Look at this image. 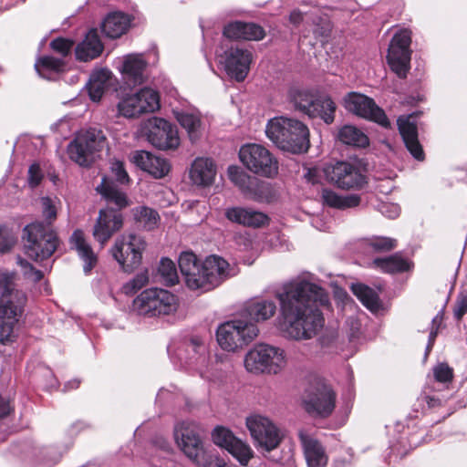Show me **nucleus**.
Returning <instances> with one entry per match:
<instances>
[{"label":"nucleus","mask_w":467,"mask_h":467,"mask_svg":"<svg viewBox=\"0 0 467 467\" xmlns=\"http://www.w3.org/2000/svg\"><path fill=\"white\" fill-rule=\"evenodd\" d=\"M275 297L280 306L279 327L288 337L308 340L324 327L321 307H327L330 301L323 287L307 281L289 283Z\"/></svg>","instance_id":"obj_1"},{"label":"nucleus","mask_w":467,"mask_h":467,"mask_svg":"<svg viewBox=\"0 0 467 467\" xmlns=\"http://www.w3.org/2000/svg\"><path fill=\"white\" fill-rule=\"evenodd\" d=\"M178 265L186 286L202 293L213 290L230 277L229 263L216 254L202 262L193 252H182Z\"/></svg>","instance_id":"obj_2"},{"label":"nucleus","mask_w":467,"mask_h":467,"mask_svg":"<svg viewBox=\"0 0 467 467\" xmlns=\"http://www.w3.org/2000/svg\"><path fill=\"white\" fill-rule=\"evenodd\" d=\"M16 275H0V344L7 345L16 340L14 327L18 322L27 301L26 293L17 288Z\"/></svg>","instance_id":"obj_3"},{"label":"nucleus","mask_w":467,"mask_h":467,"mask_svg":"<svg viewBox=\"0 0 467 467\" xmlns=\"http://www.w3.org/2000/svg\"><path fill=\"white\" fill-rule=\"evenodd\" d=\"M267 138L280 150L302 154L310 148V132L302 121L287 117L271 119L265 129Z\"/></svg>","instance_id":"obj_4"},{"label":"nucleus","mask_w":467,"mask_h":467,"mask_svg":"<svg viewBox=\"0 0 467 467\" xmlns=\"http://www.w3.org/2000/svg\"><path fill=\"white\" fill-rule=\"evenodd\" d=\"M22 243L24 254L36 263L49 259L62 244L57 231L39 221L23 228Z\"/></svg>","instance_id":"obj_5"},{"label":"nucleus","mask_w":467,"mask_h":467,"mask_svg":"<svg viewBox=\"0 0 467 467\" xmlns=\"http://www.w3.org/2000/svg\"><path fill=\"white\" fill-rule=\"evenodd\" d=\"M290 102L310 119H320L330 125L335 120L337 105L330 96L310 89L294 88L289 92Z\"/></svg>","instance_id":"obj_6"},{"label":"nucleus","mask_w":467,"mask_h":467,"mask_svg":"<svg viewBox=\"0 0 467 467\" xmlns=\"http://www.w3.org/2000/svg\"><path fill=\"white\" fill-rule=\"evenodd\" d=\"M337 392L326 379L317 378L305 390L303 407L314 418L327 419L337 404Z\"/></svg>","instance_id":"obj_7"},{"label":"nucleus","mask_w":467,"mask_h":467,"mask_svg":"<svg viewBox=\"0 0 467 467\" xmlns=\"http://www.w3.org/2000/svg\"><path fill=\"white\" fill-rule=\"evenodd\" d=\"M178 305V297L171 292L152 287L143 290L134 298L132 310L139 316L154 317L174 313Z\"/></svg>","instance_id":"obj_8"},{"label":"nucleus","mask_w":467,"mask_h":467,"mask_svg":"<svg viewBox=\"0 0 467 467\" xmlns=\"http://www.w3.org/2000/svg\"><path fill=\"white\" fill-rule=\"evenodd\" d=\"M106 136L101 130L90 128L78 133L67 146L69 158L83 167L90 166L106 144Z\"/></svg>","instance_id":"obj_9"},{"label":"nucleus","mask_w":467,"mask_h":467,"mask_svg":"<svg viewBox=\"0 0 467 467\" xmlns=\"http://www.w3.org/2000/svg\"><path fill=\"white\" fill-rule=\"evenodd\" d=\"M145 240L134 234L121 235L110 248L112 257L125 273H133L141 264L142 254L146 249Z\"/></svg>","instance_id":"obj_10"},{"label":"nucleus","mask_w":467,"mask_h":467,"mask_svg":"<svg viewBox=\"0 0 467 467\" xmlns=\"http://www.w3.org/2000/svg\"><path fill=\"white\" fill-rule=\"evenodd\" d=\"M259 333L257 326L243 320H233L221 325L216 332L220 347L234 351L254 340Z\"/></svg>","instance_id":"obj_11"},{"label":"nucleus","mask_w":467,"mask_h":467,"mask_svg":"<svg viewBox=\"0 0 467 467\" xmlns=\"http://www.w3.org/2000/svg\"><path fill=\"white\" fill-rule=\"evenodd\" d=\"M359 163L337 161L324 168L326 179L342 190H360L368 181Z\"/></svg>","instance_id":"obj_12"},{"label":"nucleus","mask_w":467,"mask_h":467,"mask_svg":"<svg viewBox=\"0 0 467 467\" xmlns=\"http://www.w3.org/2000/svg\"><path fill=\"white\" fill-rule=\"evenodd\" d=\"M285 365L284 350L269 345L261 344L250 350L244 358L248 371L258 373H278Z\"/></svg>","instance_id":"obj_13"},{"label":"nucleus","mask_w":467,"mask_h":467,"mask_svg":"<svg viewBox=\"0 0 467 467\" xmlns=\"http://www.w3.org/2000/svg\"><path fill=\"white\" fill-rule=\"evenodd\" d=\"M239 158L249 171L257 175L272 178L278 172L277 160L262 145L253 143L242 146Z\"/></svg>","instance_id":"obj_14"},{"label":"nucleus","mask_w":467,"mask_h":467,"mask_svg":"<svg viewBox=\"0 0 467 467\" xmlns=\"http://www.w3.org/2000/svg\"><path fill=\"white\" fill-rule=\"evenodd\" d=\"M410 32L404 29L393 36L388 49V64L400 78H406L410 68Z\"/></svg>","instance_id":"obj_15"},{"label":"nucleus","mask_w":467,"mask_h":467,"mask_svg":"<svg viewBox=\"0 0 467 467\" xmlns=\"http://www.w3.org/2000/svg\"><path fill=\"white\" fill-rule=\"evenodd\" d=\"M159 93L151 88H144L139 92L128 95L118 103L120 116L133 119L143 113L154 112L160 109Z\"/></svg>","instance_id":"obj_16"},{"label":"nucleus","mask_w":467,"mask_h":467,"mask_svg":"<svg viewBox=\"0 0 467 467\" xmlns=\"http://www.w3.org/2000/svg\"><path fill=\"white\" fill-rule=\"evenodd\" d=\"M344 101L348 111L373 121L386 130L392 129L385 111L375 103L373 99L360 93L350 92Z\"/></svg>","instance_id":"obj_17"},{"label":"nucleus","mask_w":467,"mask_h":467,"mask_svg":"<svg viewBox=\"0 0 467 467\" xmlns=\"http://www.w3.org/2000/svg\"><path fill=\"white\" fill-rule=\"evenodd\" d=\"M174 436L183 453L196 465L202 466L211 457L206 453L202 441L192 424L182 422L176 426Z\"/></svg>","instance_id":"obj_18"},{"label":"nucleus","mask_w":467,"mask_h":467,"mask_svg":"<svg viewBox=\"0 0 467 467\" xmlns=\"http://www.w3.org/2000/svg\"><path fill=\"white\" fill-rule=\"evenodd\" d=\"M246 426L256 446L264 451H274L283 440L279 429L266 417L260 415L248 417Z\"/></svg>","instance_id":"obj_19"},{"label":"nucleus","mask_w":467,"mask_h":467,"mask_svg":"<svg viewBox=\"0 0 467 467\" xmlns=\"http://www.w3.org/2000/svg\"><path fill=\"white\" fill-rule=\"evenodd\" d=\"M422 115V111H414L400 115L397 119L399 134L406 150L418 161L426 158L423 147L419 140V129L415 119Z\"/></svg>","instance_id":"obj_20"},{"label":"nucleus","mask_w":467,"mask_h":467,"mask_svg":"<svg viewBox=\"0 0 467 467\" xmlns=\"http://www.w3.org/2000/svg\"><path fill=\"white\" fill-rule=\"evenodd\" d=\"M123 224V213L113 210L112 206H106L99 211L92 230L93 238L104 248L113 235L122 229Z\"/></svg>","instance_id":"obj_21"},{"label":"nucleus","mask_w":467,"mask_h":467,"mask_svg":"<svg viewBox=\"0 0 467 467\" xmlns=\"http://www.w3.org/2000/svg\"><path fill=\"white\" fill-rule=\"evenodd\" d=\"M148 140L162 150H175L180 145V137L175 126L168 120L154 117L148 122Z\"/></svg>","instance_id":"obj_22"},{"label":"nucleus","mask_w":467,"mask_h":467,"mask_svg":"<svg viewBox=\"0 0 467 467\" xmlns=\"http://www.w3.org/2000/svg\"><path fill=\"white\" fill-rule=\"evenodd\" d=\"M213 441L219 447L225 449L234 457L241 465L246 466L254 457L250 446L236 438L227 428L217 426L212 433Z\"/></svg>","instance_id":"obj_23"},{"label":"nucleus","mask_w":467,"mask_h":467,"mask_svg":"<svg viewBox=\"0 0 467 467\" xmlns=\"http://www.w3.org/2000/svg\"><path fill=\"white\" fill-rule=\"evenodd\" d=\"M253 55L248 49L231 47L225 51V71L237 82L244 81L249 71Z\"/></svg>","instance_id":"obj_24"},{"label":"nucleus","mask_w":467,"mask_h":467,"mask_svg":"<svg viewBox=\"0 0 467 467\" xmlns=\"http://www.w3.org/2000/svg\"><path fill=\"white\" fill-rule=\"evenodd\" d=\"M224 216L231 223L251 228H261L270 221L265 213L240 206L227 208Z\"/></svg>","instance_id":"obj_25"},{"label":"nucleus","mask_w":467,"mask_h":467,"mask_svg":"<svg viewBox=\"0 0 467 467\" xmlns=\"http://www.w3.org/2000/svg\"><path fill=\"white\" fill-rule=\"evenodd\" d=\"M223 35L231 40L259 41L265 36V31L253 22L234 21L224 26Z\"/></svg>","instance_id":"obj_26"},{"label":"nucleus","mask_w":467,"mask_h":467,"mask_svg":"<svg viewBox=\"0 0 467 467\" xmlns=\"http://www.w3.org/2000/svg\"><path fill=\"white\" fill-rule=\"evenodd\" d=\"M132 161L140 170L147 171L156 179L167 176L171 171V165L167 160L157 157L146 150L134 151Z\"/></svg>","instance_id":"obj_27"},{"label":"nucleus","mask_w":467,"mask_h":467,"mask_svg":"<svg viewBox=\"0 0 467 467\" xmlns=\"http://www.w3.org/2000/svg\"><path fill=\"white\" fill-rule=\"evenodd\" d=\"M297 436L302 445L307 466L325 467L327 463V456L322 444L304 430H300Z\"/></svg>","instance_id":"obj_28"},{"label":"nucleus","mask_w":467,"mask_h":467,"mask_svg":"<svg viewBox=\"0 0 467 467\" xmlns=\"http://www.w3.org/2000/svg\"><path fill=\"white\" fill-rule=\"evenodd\" d=\"M147 66L148 63L141 55H128L125 57L121 67V74L125 83L130 87L144 83V72Z\"/></svg>","instance_id":"obj_29"},{"label":"nucleus","mask_w":467,"mask_h":467,"mask_svg":"<svg viewBox=\"0 0 467 467\" xmlns=\"http://www.w3.org/2000/svg\"><path fill=\"white\" fill-rule=\"evenodd\" d=\"M74 50L76 59L80 62H88L98 58L104 50V45L97 29H90Z\"/></svg>","instance_id":"obj_30"},{"label":"nucleus","mask_w":467,"mask_h":467,"mask_svg":"<svg viewBox=\"0 0 467 467\" xmlns=\"http://www.w3.org/2000/svg\"><path fill=\"white\" fill-rule=\"evenodd\" d=\"M276 309L275 301L265 298H255L245 304L243 315L249 319V323H260L272 318L275 315Z\"/></svg>","instance_id":"obj_31"},{"label":"nucleus","mask_w":467,"mask_h":467,"mask_svg":"<svg viewBox=\"0 0 467 467\" xmlns=\"http://www.w3.org/2000/svg\"><path fill=\"white\" fill-rule=\"evenodd\" d=\"M69 244L71 248L77 251L78 255L84 262V273L89 275L97 265L99 258L91 245L87 243L84 232L80 229L75 230L69 238Z\"/></svg>","instance_id":"obj_32"},{"label":"nucleus","mask_w":467,"mask_h":467,"mask_svg":"<svg viewBox=\"0 0 467 467\" xmlns=\"http://www.w3.org/2000/svg\"><path fill=\"white\" fill-rule=\"evenodd\" d=\"M371 264L375 269L389 275L407 273L414 268V263L405 258L401 253H395L385 257H376Z\"/></svg>","instance_id":"obj_33"},{"label":"nucleus","mask_w":467,"mask_h":467,"mask_svg":"<svg viewBox=\"0 0 467 467\" xmlns=\"http://www.w3.org/2000/svg\"><path fill=\"white\" fill-rule=\"evenodd\" d=\"M216 174V167L208 158H197L192 164L190 179L198 186L211 185Z\"/></svg>","instance_id":"obj_34"},{"label":"nucleus","mask_w":467,"mask_h":467,"mask_svg":"<svg viewBox=\"0 0 467 467\" xmlns=\"http://www.w3.org/2000/svg\"><path fill=\"white\" fill-rule=\"evenodd\" d=\"M97 191L106 201L107 206H112L115 211L122 213V210L130 204L127 194L113 182H108L106 178L102 179L101 183L97 187Z\"/></svg>","instance_id":"obj_35"},{"label":"nucleus","mask_w":467,"mask_h":467,"mask_svg":"<svg viewBox=\"0 0 467 467\" xmlns=\"http://www.w3.org/2000/svg\"><path fill=\"white\" fill-rule=\"evenodd\" d=\"M35 69L40 77L52 79L53 74L59 75L67 70V63L62 57L44 55L36 60Z\"/></svg>","instance_id":"obj_36"},{"label":"nucleus","mask_w":467,"mask_h":467,"mask_svg":"<svg viewBox=\"0 0 467 467\" xmlns=\"http://www.w3.org/2000/svg\"><path fill=\"white\" fill-rule=\"evenodd\" d=\"M130 24L127 15L121 12H114L104 19L101 29L109 38H118L126 33Z\"/></svg>","instance_id":"obj_37"},{"label":"nucleus","mask_w":467,"mask_h":467,"mask_svg":"<svg viewBox=\"0 0 467 467\" xmlns=\"http://www.w3.org/2000/svg\"><path fill=\"white\" fill-rule=\"evenodd\" d=\"M110 78L111 72L105 68L96 70L90 75L87 88L91 100H100L109 87Z\"/></svg>","instance_id":"obj_38"},{"label":"nucleus","mask_w":467,"mask_h":467,"mask_svg":"<svg viewBox=\"0 0 467 467\" xmlns=\"http://www.w3.org/2000/svg\"><path fill=\"white\" fill-rule=\"evenodd\" d=\"M321 197L326 205L340 210L357 207L361 202V198L358 194L341 196L330 189H323Z\"/></svg>","instance_id":"obj_39"},{"label":"nucleus","mask_w":467,"mask_h":467,"mask_svg":"<svg viewBox=\"0 0 467 467\" xmlns=\"http://www.w3.org/2000/svg\"><path fill=\"white\" fill-rule=\"evenodd\" d=\"M306 22L314 26L313 32L316 36H327L331 31L330 21L318 5H314L306 11Z\"/></svg>","instance_id":"obj_40"},{"label":"nucleus","mask_w":467,"mask_h":467,"mask_svg":"<svg viewBox=\"0 0 467 467\" xmlns=\"http://www.w3.org/2000/svg\"><path fill=\"white\" fill-rule=\"evenodd\" d=\"M353 295L371 312H377L380 309L381 303L378 293L371 287L364 284H354L351 286Z\"/></svg>","instance_id":"obj_41"},{"label":"nucleus","mask_w":467,"mask_h":467,"mask_svg":"<svg viewBox=\"0 0 467 467\" xmlns=\"http://www.w3.org/2000/svg\"><path fill=\"white\" fill-rule=\"evenodd\" d=\"M338 140L346 145L357 148H366L369 145L368 137L352 125H345L339 130Z\"/></svg>","instance_id":"obj_42"},{"label":"nucleus","mask_w":467,"mask_h":467,"mask_svg":"<svg viewBox=\"0 0 467 467\" xmlns=\"http://www.w3.org/2000/svg\"><path fill=\"white\" fill-rule=\"evenodd\" d=\"M363 246L374 254H385L395 250L398 247V240L389 236L371 235L362 241Z\"/></svg>","instance_id":"obj_43"},{"label":"nucleus","mask_w":467,"mask_h":467,"mask_svg":"<svg viewBox=\"0 0 467 467\" xmlns=\"http://www.w3.org/2000/svg\"><path fill=\"white\" fill-rule=\"evenodd\" d=\"M176 119L180 125L187 131L188 137L192 142L198 140L202 135V120L199 115L182 111L176 113Z\"/></svg>","instance_id":"obj_44"},{"label":"nucleus","mask_w":467,"mask_h":467,"mask_svg":"<svg viewBox=\"0 0 467 467\" xmlns=\"http://www.w3.org/2000/svg\"><path fill=\"white\" fill-rule=\"evenodd\" d=\"M244 196L255 202H269L273 197L271 185L254 177Z\"/></svg>","instance_id":"obj_45"},{"label":"nucleus","mask_w":467,"mask_h":467,"mask_svg":"<svg viewBox=\"0 0 467 467\" xmlns=\"http://www.w3.org/2000/svg\"><path fill=\"white\" fill-rule=\"evenodd\" d=\"M132 213L136 223L148 231L154 229L160 221L159 213L147 206L136 207Z\"/></svg>","instance_id":"obj_46"},{"label":"nucleus","mask_w":467,"mask_h":467,"mask_svg":"<svg viewBox=\"0 0 467 467\" xmlns=\"http://www.w3.org/2000/svg\"><path fill=\"white\" fill-rule=\"evenodd\" d=\"M228 177L230 181L239 188L242 193L244 195L248 190L254 176L247 174L243 169L238 166H229Z\"/></svg>","instance_id":"obj_47"},{"label":"nucleus","mask_w":467,"mask_h":467,"mask_svg":"<svg viewBox=\"0 0 467 467\" xmlns=\"http://www.w3.org/2000/svg\"><path fill=\"white\" fill-rule=\"evenodd\" d=\"M158 272L166 285H174L179 282L175 264L167 257L161 260Z\"/></svg>","instance_id":"obj_48"},{"label":"nucleus","mask_w":467,"mask_h":467,"mask_svg":"<svg viewBox=\"0 0 467 467\" xmlns=\"http://www.w3.org/2000/svg\"><path fill=\"white\" fill-rule=\"evenodd\" d=\"M74 46L73 39L63 36L55 37L49 43L50 49L63 59L71 55Z\"/></svg>","instance_id":"obj_49"},{"label":"nucleus","mask_w":467,"mask_h":467,"mask_svg":"<svg viewBox=\"0 0 467 467\" xmlns=\"http://www.w3.org/2000/svg\"><path fill=\"white\" fill-rule=\"evenodd\" d=\"M149 282L148 272H140L137 274L130 281L127 282L123 287V293L126 295H134L140 289L144 287Z\"/></svg>","instance_id":"obj_50"},{"label":"nucleus","mask_w":467,"mask_h":467,"mask_svg":"<svg viewBox=\"0 0 467 467\" xmlns=\"http://www.w3.org/2000/svg\"><path fill=\"white\" fill-rule=\"evenodd\" d=\"M433 376L437 382L450 383L453 379L454 373L452 368L447 363H439L433 368Z\"/></svg>","instance_id":"obj_51"},{"label":"nucleus","mask_w":467,"mask_h":467,"mask_svg":"<svg viewBox=\"0 0 467 467\" xmlns=\"http://www.w3.org/2000/svg\"><path fill=\"white\" fill-rule=\"evenodd\" d=\"M42 205H43V217L45 218V222H43L46 225L52 226V223L57 219V209L53 203V201L49 197L42 198Z\"/></svg>","instance_id":"obj_52"},{"label":"nucleus","mask_w":467,"mask_h":467,"mask_svg":"<svg viewBox=\"0 0 467 467\" xmlns=\"http://www.w3.org/2000/svg\"><path fill=\"white\" fill-rule=\"evenodd\" d=\"M16 243L12 233L5 227L0 225V253L9 252Z\"/></svg>","instance_id":"obj_53"},{"label":"nucleus","mask_w":467,"mask_h":467,"mask_svg":"<svg viewBox=\"0 0 467 467\" xmlns=\"http://www.w3.org/2000/svg\"><path fill=\"white\" fill-rule=\"evenodd\" d=\"M44 179V174L37 162H34L29 166L27 182L28 185L34 189L36 188Z\"/></svg>","instance_id":"obj_54"},{"label":"nucleus","mask_w":467,"mask_h":467,"mask_svg":"<svg viewBox=\"0 0 467 467\" xmlns=\"http://www.w3.org/2000/svg\"><path fill=\"white\" fill-rule=\"evenodd\" d=\"M112 171L115 174L116 180L121 184L128 183L130 182V177L122 162L116 161L113 164Z\"/></svg>","instance_id":"obj_55"},{"label":"nucleus","mask_w":467,"mask_h":467,"mask_svg":"<svg viewBox=\"0 0 467 467\" xmlns=\"http://www.w3.org/2000/svg\"><path fill=\"white\" fill-rule=\"evenodd\" d=\"M454 317L461 321L467 313V295L457 301L454 310Z\"/></svg>","instance_id":"obj_56"},{"label":"nucleus","mask_w":467,"mask_h":467,"mask_svg":"<svg viewBox=\"0 0 467 467\" xmlns=\"http://www.w3.org/2000/svg\"><path fill=\"white\" fill-rule=\"evenodd\" d=\"M306 19V12L298 8L293 9L288 16V21L296 27H298Z\"/></svg>","instance_id":"obj_57"},{"label":"nucleus","mask_w":467,"mask_h":467,"mask_svg":"<svg viewBox=\"0 0 467 467\" xmlns=\"http://www.w3.org/2000/svg\"><path fill=\"white\" fill-rule=\"evenodd\" d=\"M24 276L34 283H38L44 278V273L34 265L24 274Z\"/></svg>","instance_id":"obj_58"},{"label":"nucleus","mask_w":467,"mask_h":467,"mask_svg":"<svg viewBox=\"0 0 467 467\" xmlns=\"http://www.w3.org/2000/svg\"><path fill=\"white\" fill-rule=\"evenodd\" d=\"M11 411L9 400L0 395V419L7 417Z\"/></svg>","instance_id":"obj_59"},{"label":"nucleus","mask_w":467,"mask_h":467,"mask_svg":"<svg viewBox=\"0 0 467 467\" xmlns=\"http://www.w3.org/2000/svg\"><path fill=\"white\" fill-rule=\"evenodd\" d=\"M17 264L22 267L23 275L33 266V265L29 261L20 256L17 259Z\"/></svg>","instance_id":"obj_60"},{"label":"nucleus","mask_w":467,"mask_h":467,"mask_svg":"<svg viewBox=\"0 0 467 467\" xmlns=\"http://www.w3.org/2000/svg\"><path fill=\"white\" fill-rule=\"evenodd\" d=\"M437 335H438V327H436V328H432V330L430 333L428 348H431L432 347Z\"/></svg>","instance_id":"obj_61"},{"label":"nucleus","mask_w":467,"mask_h":467,"mask_svg":"<svg viewBox=\"0 0 467 467\" xmlns=\"http://www.w3.org/2000/svg\"><path fill=\"white\" fill-rule=\"evenodd\" d=\"M191 342H192V344L194 347H200L201 346V341H200L199 338H192Z\"/></svg>","instance_id":"obj_62"},{"label":"nucleus","mask_w":467,"mask_h":467,"mask_svg":"<svg viewBox=\"0 0 467 467\" xmlns=\"http://www.w3.org/2000/svg\"><path fill=\"white\" fill-rule=\"evenodd\" d=\"M438 317H438V316H436V317L433 318V320H432V326H433V327L437 324V322H438Z\"/></svg>","instance_id":"obj_63"},{"label":"nucleus","mask_w":467,"mask_h":467,"mask_svg":"<svg viewBox=\"0 0 467 467\" xmlns=\"http://www.w3.org/2000/svg\"><path fill=\"white\" fill-rule=\"evenodd\" d=\"M301 5H308V3H307L306 1H302V2H301Z\"/></svg>","instance_id":"obj_64"}]
</instances>
